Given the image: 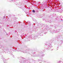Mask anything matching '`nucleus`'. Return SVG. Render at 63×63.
I'll return each mask as SVG.
<instances>
[{"mask_svg": "<svg viewBox=\"0 0 63 63\" xmlns=\"http://www.w3.org/2000/svg\"><path fill=\"white\" fill-rule=\"evenodd\" d=\"M32 12H33V13H35V10H32Z\"/></svg>", "mask_w": 63, "mask_h": 63, "instance_id": "obj_1", "label": "nucleus"}]
</instances>
